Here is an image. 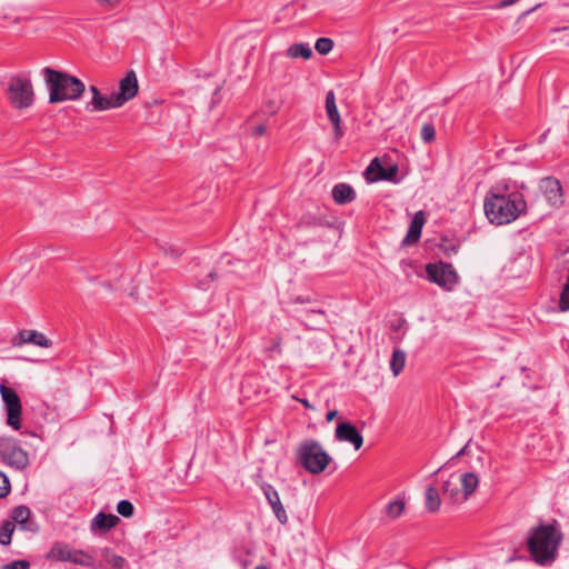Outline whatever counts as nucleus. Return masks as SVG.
<instances>
[{"label":"nucleus","mask_w":569,"mask_h":569,"mask_svg":"<svg viewBox=\"0 0 569 569\" xmlns=\"http://www.w3.org/2000/svg\"><path fill=\"white\" fill-rule=\"evenodd\" d=\"M526 208L523 194L510 191L509 182L506 180L497 182L491 188L483 203L487 218L497 226L515 221Z\"/></svg>","instance_id":"obj_1"},{"label":"nucleus","mask_w":569,"mask_h":569,"mask_svg":"<svg viewBox=\"0 0 569 569\" xmlns=\"http://www.w3.org/2000/svg\"><path fill=\"white\" fill-rule=\"evenodd\" d=\"M562 538L563 535L557 520L532 528L527 539L532 559L539 565L553 562Z\"/></svg>","instance_id":"obj_2"},{"label":"nucleus","mask_w":569,"mask_h":569,"mask_svg":"<svg viewBox=\"0 0 569 569\" xmlns=\"http://www.w3.org/2000/svg\"><path fill=\"white\" fill-rule=\"evenodd\" d=\"M43 76L49 90L50 103L78 100L86 90V86L80 79L63 71L46 67Z\"/></svg>","instance_id":"obj_3"},{"label":"nucleus","mask_w":569,"mask_h":569,"mask_svg":"<svg viewBox=\"0 0 569 569\" xmlns=\"http://www.w3.org/2000/svg\"><path fill=\"white\" fill-rule=\"evenodd\" d=\"M298 458L303 468L315 475L322 472L331 460L316 440L303 441L298 448Z\"/></svg>","instance_id":"obj_4"},{"label":"nucleus","mask_w":569,"mask_h":569,"mask_svg":"<svg viewBox=\"0 0 569 569\" xmlns=\"http://www.w3.org/2000/svg\"><path fill=\"white\" fill-rule=\"evenodd\" d=\"M8 98L16 109H26L33 103V88L26 77H13L8 87Z\"/></svg>","instance_id":"obj_5"},{"label":"nucleus","mask_w":569,"mask_h":569,"mask_svg":"<svg viewBox=\"0 0 569 569\" xmlns=\"http://www.w3.org/2000/svg\"><path fill=\"white\" fill-rule=\"evenodd\" d=\"M0 458L3 463L17 470H23L29 465L28 453L16 439L9 437L0 438Z\"/></svg>","instance_id":"obj_6"},{"label":"nucleus","mask_w":569,"mask_h":569,"mask_svg":"<svg viewBox=\"0 0 569 569\" xmlns=\"http://www.w3.org/2000/svg\"><path fill=\"white\" fill-rule=\"evenodd\" d=\"M426 271L429 281L447 291L452 290L459 282V276L451 263L442 261L429 263L426 267Z\"/></svg>","instance_id":"obj_7"},{"label":"nucleus","mask_w":569,"mask_h":569,"mask_svg":"<svg viewBox=\"0 0 569 569\" xmlns=\"http://www.w3.org/2000/svg\"><path fill=\"white\" fill-rule=\"evenodd\" d=\"M0 395L7 411V423L14 430L21 428L22 405L18 393L4 383L0 385Z\"/></svg>","instance_id":"obj_8"},{"label":"nucleus","mask_w":569,"mask_h":569,"mask_svg":"<svg viewBox=\"0 0 569 569\" xmlns=\"http://www.w3.org/2000/svg\"><path fill=\"white\" fill-rule=\"evenodd\" d=\"M138 80L134 71L127 72L126 77L119 83V91L113 93V102L119 107L131 100L138 93Z\"/></svg>","instance_id":"obj_9"},{"label":"nucleus","mask_w":569,"mask_h":569,"mask_svg":"<svg viewBox=\"0 0 569 569\" xmlns=\"http://www.w3.org/2000/svg\"><path fill=\"white\" fill-rule=\"evenodd\" d=\"M284 57L291 58V59L301 58V59L308 60L312 57V49L309 46V43L300 42V43L291 44L287 49L284 54L281 52L273 53L271 56V60H270L271 70L274 69L277 63H281L283 61Z\"/></svg>","instance_id":"obj_10"},{"label":"nucleus","mask_w":569,"mask_h":569,"mask_svg":"<svg viewBox=\"0 0 569 569\" xmlns=\"http://www.w3.org/2000/svg\"><path fill=\"white\" fill-rule=\"evenodd\" d=\"M335 437L340 442L351 443L356 450H359L363 445V437L351 422L338 423Z\"/></svg>","instance_id":"obj_11"},{"label":"nucleus","mask_w":569,"mask_h":569,"mask_svg":"<svg viewBox=\"0 0 569 569\" xmlns=\"http://www.w3.org/2000/svg\"><path fill=\"white\" fill-rule=\"evenodd\" d=\"M13 347H21L26 343H31L41 348H50L52 341L43 333L36 330H20L11 341Z\"/></svg>","instance_id":"obj_12"},{"label":"nucleus","mask_w":569,"mask_h":569,"mask_svg":"<svg viewBox=\"0 0 569 569\" xmlns=\"http://www.w3.org/2000/svg\"><path fill=\"white\" fill-rule=\"evenodd\" d=\"M89 91L92 98L86 106L88 111L97 112L118 108L116 102H113V93L103 96L96 86H90Z\"/></svg>","instance_id":"obj_13"},{"label":"nucleus","mask_w":569,"mask_h":569,"mask_svg":"<svg viewBox=\"0 0 569 569\" xmlns=\"http://www.w3.org/2000/svg\"><path fill=\"white\" fill-rule=\"evenodd\" d=\"M397 171L398 169L396 166L386 169L382 167L380 160L375 158L367 167L365 176L368 181L376 182L379 180H391L396 176Z\"/></svg>","instance_id":"obj_14"},{"label":"nucleus","mask_w":569,"mask_h":569,"mask_svg":"<svg viewBox=\"0 0 569 569\" xmlns=\"http://www.w3.org/2000/svg\"><path fill=\"white\" fill-rule=\"evenodd\" d=\"M262 491L279 522L286 525L288 522V515L283 505L281 503L278 491L268 483L262 486Z\"/></svg>","instance_id":"obj_15"},{"label":"nucleus","mask_w":569,"mask_h":569,"mask_svg":"<svg viewBox=\"0 0 569 569\" xmlns=\"http://www.w3.org/2000/svg\"><path fill=\"white\" fill-rule=\"evenodd\" d=\"M543 193L548 202L553 207H560L563 203L562 187L559 180L546 178L542 180Z\"/></svg>","instance_id":"obj_16"},{"label":"nucleus","mask_w":569,"mask_h":569,"mask_svg":"<svg viewBox=\"0 0 569 569\" xmlns=\"http://www.w3.org/2000/svg\"><path fill=\"white\" fill-rule=\"evenodd\" d=\"M425 222V213L422 211L416 212L409 224L408 232L401 241L403 247L412 246L419 241Z\"/></svg>","instance_id":"obj_17"},{"label":"nucleus","mask_w":569,"mask_h":569,"mask_svg":"<svg viewBox=\"0 0 569 569\" xmlns=\"http://www.w3.org/2000/svg\"><path fill=\"white\" fill-rule=\"evenodd\" d=\"M120 519L116 515L99 512L91 521V530H99L100 532L106 533L111 528L116 527Z\"/></svg>","instance_id":"obj_18"},{"label":"nucleus","mask_w":569,"mask_h":569,"mask_svg":"<svg viewBox=\"0 0 569 569\" xmlns=\"http://www.w3.org/2000/svg\"><path fill=\"white\" fill-rule=\"evenodd\" d=\"M456 478L461 486V500H467L476 491L479 479L473 472H465Z\"/></svg>","instance_id":"obj_19"},{"label":"nucleus","mask_w":569,"mask_h":569,"mask_svg":"<svg viewBox=\"0 0 569 569\" xmlns=\"http://www.w3.org/2000/svg\"><path fill=\"white\" fill-rule=\"evenodd\" d=\"M332 198L338 204L350 203L356 199V191L348 183H338L332 188Z\"/></svg>","instance_id":"obj_20"},{"label":"nucleus","mask_w":569,"mask_h":569,"mask_svg":"<svg viewBox=\"0 0 569 569\" xmlns=\"http://www.w3.org/2000/svg\"><path fill=\"white\" fill-rule=\"evenodd\" d=\"M71 547L64 542H54L46 555L49 561H69Z\"/></svg>","instance_id":"obj_21"},{"label":"nucleus","mask_w":569,"mask_h":569,"mask_svg":"<svg viewBox=\"0 0 569 569\" xmlns=\"http://www.w3.org/2000/svg\"><path fill=\"white\" fill-rule=\"evenodd\" d=\"M69 562L82 567L96 568L94 558L83 550L71 549Z\"/></svg>","instance_id":"obj_22"},{"label":"nucleus","mask_w":569,"mask_h":569,"mask_svg":"<svg viewBox=\"0 0 569 569\" xmlns=\"http://www.w3.org/2000/svg\"><path fill=\"white\" fill-rule=\"evenodd\" d=\"M442 493L445 497H449L453 501H462L461 489L459 488V482L456 476H451L448 480L443 482Z\"/></svg>","instance_id":"obj_23"},{"label":"nucleus","mask_w":569,"mask_h":569,"mask_svg":"<svg viewBox=\"0 0 569 569\" xmlns=\"http://www.w3.org/2000/svg\"><path fill=\"white\" fill-rule=\"evenodd\" d=\"M425 502L426 508L430 512H436L439 510L441 500L438 490L435 487H428L425 493Z\"/></svg>","instance_id":"obj_24"},{"label":"nucleus","mask_w":569,"mask_h":569,"mask_svg":"<svg viewBox=\"0 0 569 569\" xmlns=\"http://www.w3.org/2000/svg\"><path fill=\"white\" fill-rule=\"evenodd\" d=\"M406 365V352L400 349H395L390 360V369L395 377L403 370Z\"/></svg>","instance_id":"obj_25"},{"label":"nucleus","mask_w":569,"mask_h":569,"mask_svg":"<svg viewBox=\"0 0 569 569\" xmlns=\"http://www.w3.org/2000/svg\"><path fill=\"white\" fill-rule=\"evenodd\" d=\"M326 111L330 121L341 119L336 104V96L332 90L328 91L326 96Z\"/></svg>","instance_id":"obj_26"},{"label":"nucleus","mask_w":569,"mask_h":569,"mask_svg":"<svg viewBox=\"0 0 569 569\" xmlns=\"http://www.w3.org/2000/svg\"><path fill=\"white\" fill-rule=\"evenodd\" d=\"M315 315L326 317V311L322 309H310L301 316V322L309 330H317L320 328L319 323L315 322L313 319H311Z\"/></svg>","instance_id":"obj_27"},{"label":"nucleus","mask_w":569,"mask_h":569,"mask_svg":"<svg viewBox=\"0 0 569 569\" xmlns=\"http://www.w3.org/2000/svg\"><path fill=\"white\" fill-rule=\"evenodd\" d=\"M405 508L406 503L402 499L393 500L386 506V515L390 519H397L403 513Z\"/></svg>","instance_id":"obj_28"},{"label":"nucleus","mask_w":569,"mask_h":569,"mask_svg":"<svg viewBox=\"0 0 569 569\" xmlns=\"http://www.w3.org/2000/svg\"><path fill=\"white\" fill-rule=\"evenodd\" d=\"M14 523L10 520L4 521L0 527V545L8 546L14 531Z\"/></svg>","instance_id":"obj_29"},{"label":"nucleus","mask_w":569,"mask_h":569,"mask_svg":"<svg viewBox=\"0 0 569 569\" xmlns=\"http://www.w3.org/2000/svg\"><path fill=\"white\" fill-rule=\"evenodd\" d=\"M30 517V509L27 506H18L11 512L12 522L24 525Z\"/></svg>","instance_id":"obj_30"},{"label":"nucleus","mask_w":569,"mask_h":569,"mask_svg":"<svg viewBox=\"0 0 569 569\" xmlns=\"http://www.w3.org/2000/svg\"><path fill=\"white\" fill-rule=\"evenodd\" d=\"M333 48V41L330 38H319L316 41L315 49L320 54H328Z\"/></svg>","instance_id":"obj_31"},{"label":"nucleus","mask_w":569,"mask_h":569,"mask_svg":"<svg viewBox=\"0 0 569 569\" xmlns=\"http://www.w3.org/2000/svg\"><path fill=\"white\" fill-rule=\"evenodd\" d=\"M117 511L124 518H130L133 515L134 507L129 500H121L117 505Z\"/></svg>","instance_id":"obj_32"},{"label":"nucleus","mask_w":569,"mask_h":569,"mask_svg":"<svg viewBox=\"0 0 569 569\" xmlns=\"http://www.w3.org/2000/svg\"><path fill=\"white\" fill-rule=\"evenodd\" d=\"M436 129L432 123H425L421 128V139L423 142L429 143L435 140Z\"/></svg>","instance_id":"obj_33"},{"label":"nucleus","mask_w":569,"mask_h":569,"mask_svg":"<svg viewBox=\"0 0 569 569\" xmlns=\"http://www.w3.org/2000/svg\"><path fill=\"white\" fill-rule=\"evenodd\" d=\"M10 492V481L8 477L0 471V498L6 497Z\"/></svg>","instance_id":"obj_34"},{"label":"nucleus","mask_w":569,"mask_h":569,"mask_svg":"<svg viewBox=\"0 0 569 569\" xmlns=\"http://www.w3.org/2000/svg\"><path fill=\"white\" fill-rule=\"evenodd\" d=\"M126 562V559L118 555H111L108 561V563L114 569H123Z\"/></svg>","instance_id":"obj_35"},{"label":"nucleus","mask_w":569,"mask_h":569,"mask_svg":"<svg viewBox=\"0 0 569 569\" xmlns=\"http://www.w3.org/2000/svg\"><path fill=\"white\" fill-rule=\"evenodd\" d=\"M7 569H29L30 563L27 560H16L6 566Z\"/></svg>","instance_id":"obj_36"},{"label":"nucleus","mask_w":569,"mask_h":569,"mask_svg":"<svg viewBox=\"0 0 569 569\" xmlns=\"http://www.w3.org/2000/svg\"><path fill=\"white\" fill-rule=\"evenodd\" d=\"M216 278H217V274H216L214 271L209 272L204 280H200L198 282V288H200L201 290H207L208 289V282L209 281H213Z\"/></svg>","instance_id":"obj_37"},{"label":"nucleus","mask_w":569,"mask_h":569,"mask_svg":"<svg viewBox=\"0 0 569 569\" xmlns=\"http://www.w3.org/2000/svg\"><path fill=\"white\" fill-rule=\"evenodd\" d=\"M331 123L333 124L335 138L337 140L341 139V137L343 136V131L341 129V119H338L337 121L333 120L331 121Z\"/></svg>","instance_id":"obj_38"},{"label":"nucleus","mask_w":569,"mask_h":569,"mask_svg":"<svg viewBox=\"0 0 569 569\" xmlns=\"http://www.w3.org/2000/svg\"><path fill=\"white\" fill-rule=\"evenodd\" d=\"M279 110V106L274 101H268L264 106V112L268 114H276Z\"/></svg>","instance_id":"obj_39"},{"label":"nucleus","mask_w":569,"mask_h":569,"mask_svg":"<svg viewBox=\"0 0 569 569\" xmlns=\"http://www.w3.org/2000/svg\"><path fill=\"white\" fill-rule=\"evenodd\" d=\"M267 127L263 123H260L251 129L252 137H261L266 133Z\"/></svg>","instance_id":"obj_40"},{"label":"nucleus","mask_w":569,"mask_h":569,"mask_svg":"<svg viewBox=\"0 0 569 569\" xmlns=\"http://www.w3.org/2000/svg\"><path fill=\"white\" fill-rule=\"evenodd\" d=\"M313 299L310 296H297L292 299L293 303H311Z\"/></svg>","instance_id":"obj_41"},{"label":"nucleus","mask_w":569,"mask_h":569,"mask_svg":"<svg viewBox=\"0 0 569 569\" xmlns=\"http://www.w3.org/2000/svg\"><path fill=\"white\" fill-rule=\"evenodd\" d=\"M98 3L108 8H114L120 3V0H98Z\"/></svg>","instance_id":"obj_42"},{"label":"nucleus","mask_w":569,"mask_h":569,"mask_svg":"<svg viewBox=\"0 0 569 569\" xmlns=\"http://www.w3.org/2000/svg\"><path fill=\"white\" fill-rule=\"evenodd\" d=\"M271 350L273 351H278V352H281V338H277L274 341H273V345L271 347Z\"/></svg>","instance_id":"obj_43"},{"label":"nucleus","mask_w":569,"mask_h":569,"mask_svg":"<svg viewBox=\"0 0 569 569\" xmlns=\"http://www.w3.org/2000/svg\"><path fill=\"white\" fill-rule=\"evenodd\" d=\"M112 553V550L110 548H103L101 549V556L107 560L109 561L110 557H111Z\"/></svg>","instance_id":"obj_44"},{"label":"nucleus","mask_w":569,"mask_h":569,"mask_svg":"<svg viewBox=\"0 0 569 569\" xmlns=\"http://www.w3.org/2000/svg\"><path fill=\"white\" fill-rule=\"evenodd\" d=\"M338 416V411L337 410H330L327 416H326V420L328 422L332 421L336 417Z\"/></svg>","instance_id":"obj_45"},{"label":"nucleus","mask_w":569,"mask_h":569,"mask_svg":"<svg viewBox=\"0 0 569 569\" xmlns=\"http://www.w3.org/2000/svg\"><path fill=\"white\" fill-rule=\"evenodd\" d=\"M518 0H501L499 7L500 8H505V7H508V6H511L513 3H516Z\"/></svg>","instance_id":"obj_46"},{"label":"nucleus","mask_w":569,"mask_h":569,"mask_svg":"<svg viewBox=\"0 0 569 569\" xmlns=\"http://www.w3.org/2000/svg\"><path fill=\"white\" fill-rule=\"evenodd\" d=\"M299 402H301L306 408L313 409V406L307 400V399H297Z\"/></svg>","instance_id":"obj_47"},{"label":"nucleus","mask_w":569,"mask_h":569,"mask_svg":"<svg viewBox=\"0 0 569 569\" xmlns=\"http://www.w3.org/2000/svg\"><path fill=\"white\" fill-rule=\"evenodd\" d=\"M468 447H469V443H467L462 449H460V451L457 453V457H461V456H465L468 453Z\"/></svg>","instance_id":"obj_48"},{"label":"nucleus","mask_w":569,"mask_h":569,"mask_svg":"<svg viewBox=\"0 0 569 569\" xmlns=\"http://www.w3.org/2000/svg\"><path fill=\"white\" fill-rule=\"evenodd\" d=\"M562 30H569V27L555 28V29H552V32H559V31H562Z\"/></svg>","instance_id":"obj_49"},{"label":"nucleus","mask_w":569,"mask_h":569,"mask_svg":"<svg viewBox=\"0 0 569 569\" xmlns=\"http://www.w3.org/2000/svg\"><path fill=\"white\" fill-rule=\"evenodd\" d=\"M538 7H540V4L536 6V7H535V8H532V9L527 10V11L525 12V14H529V13H531V12H532V11H535Z\"/></svg>","instance_id":"obj_50"},{"label":"nucleus","mask_w":569,"mask_h":569,"mask_svg":"<svg viewBox=\"0 0 569 569\" xmlns=\"http://www.w3.org/2000/svg\"><path fill=\"white\" fill-rule=\"evenodd\" d=\"M254 569H269V568L263 566V565H261V566L256 567Z\"/></svg>","instance_id":"obj_51"}]
</instances>
